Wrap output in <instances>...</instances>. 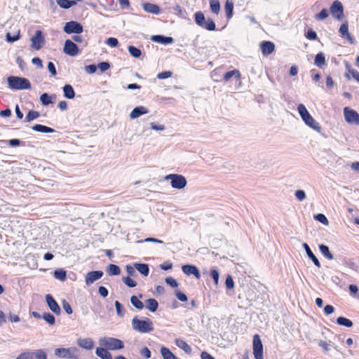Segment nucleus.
<instances>
[{
	"label": "nucleus",
	"instance_id": "nucleus-29",
	"mask_svg": "<svg viewBox=\"0 0 359 359\" xmlns=\"http://www.w3.org/2000/svg\"><path fill=\"white\" fill-rule=\"evenodd\" d=\"M161 353L163 359H179L170 350L166 347L161 348Z\"/></svg>",
	"mask_w": 359,
	"mask_h": 359
},
{
	"label": "nucleus",
	"instance_id": "nucleus-22",
	"mask_svg": "<svg viewBox=\"0 0 359 359\" xmlns=\"http://www.w3.org/2000/svg\"><path fill=\"white\" fill-rule=\"evenodd\" d=\"M142 7L147 13L156 15L160 13V8L156 4L144 3L143 4Z\"/></svg>",
	"mask_w": 359,
	"mask_h": 359
},
{
	"label": "nucleus",
	"instance_id": "nucleus-20",
	"mask_svg": "<svg viewBox=\"0 0 359 359\" xmlns=\"http://www.w3.org/2000/svg\"><path fill=\"white\" fill-rule=\"evenodd\" d=\"M304 249L305 250L308 257L312 260L313 264L318 268L321 266L320 263L316 255L313 253L309 245L306 243L302 245Z\"/></svg>",
	"mask_w": 359,
	"mask_h": 359
},
{
	"label": "nucleus",
	"instance_id": "nucleus-28",
	"mask_svg": "<svg viewBox=\"0 0 359 359\" xmlns=\"http://www.w3.org/2000/svg\"><path fill=\"white\" fill-rule=\"evenodd\" d=\"M235 78L236 79H240L241 78V73L237 69H233L229 72H227L224 75V81H228L231 78Z\"/></svg>",
	"mask_w": 359,
	"mask_h": 359
},
{
	"label": "nucleus",
	"instance_id": "nucleus-39",
	"mask_svg": "<svg viewBox=\"0 0 359 359\" xmlns=\"http://www.w3.org/2000/svg\"><path fill=\"white\" fill-rule=\"evenodd\" d=\"M210 6L211 11L215 14H218L220 11V4L218 0H210Z\"/></svg>",
	"mask_w": 359,
	"mask_h": 359
},
{
	"label": "nucleus",
	"instance_id": "nucleus-55",
	"mask_svg": "<svg viewBox=\"0 0 359 359\" xmlns=\"http://www.w3.org/2000/svg\"><path fill=\"white\" fill-rule=\"evenodd\" d=\"M106 43L111 46V47H116L118 44V41L117 40V39L116 38H114V37H110V38H108L107 40H106Z\"/></svg>",
	"mask_w": 359,
	"mask_h": 359
},
{
	"label": "nucleus",
	"instance_id": "nucleus-2",
	"mask_svg": "<svg viewBox=\"0 0 359 359\" xmlns=\"http://www.w3.org/2000/svg\"><path fill=\"white\" fill-rule=\"evenodd\" d=\"M298 112L304 121L305 124L313 129L318 133H320L321 127L319 123L311 116L306 109V107L303 104H299L297 107Z\"/></svg>",
	"mask_w": 359,
	"mask_h": 359
},
{
	"label": "nucleus",
	"instance_id": "nucleus-15",
	"mask_svg": "<svg viewBox=\"0 0 359 359\" xmlns=\"http://www.w3.org/2000/svg\"><path fill=\"white\" fill-rule=\"evenodd\" d=\"M339 32L340 36L342 38L346 39L350 43L353 44L355 42V39L348 32V25L347 22L341 25Z\"/></svg>",
	"mask_w": 359,
	"mask_h": 359
},
{
	"label": "nucleus",
	"instance_id": "nucleus-58",
	"mask_svg": "<svg viewBox=\"0 0 359 359\" xmlns=\"http://www.w3.org/2000/svg\"><path fill=\"white\" fill-rule=\"evenodd\" d=\"M171 76H172V72H170V71H165V72H162L158 74L157 78L158 79H165L171 77Z\"/></svg>",
	"mask_w": 359,
	"mask_h": 359
},
{
	"label": "nucleus",
	"instance_id": "nucleus-50",
	"mask_svg": "<svg viewBox=\"0 0 359 359\" xmlns=\"http://www.w3.org/2000/svg\"><path fill=\"white\" fill-rule=\"evenodd\" d=\"M315 219L318 221H319L320 223L327 225L328 224V220L327 217L323 214H317L314 216Z\"/></svg>",
	"mask_w": 359,
	"mask_h": 359
},
{
	"label": "nucleus",
	"instance_id": "nucleus-16",
	"mask_svg": "<svg viewBox=\"0 0 359 359\" xmlns=\"http://www.w3.org/2000/svg\"><path fill=\"white\" fill-rule=\"evenodd\" d=\"M46 300L49 309L56 315H60L61 313L60 308L56 301L50 294L46 296Z\"/></svg>",
	"mask_w": 359,
	"mask_h": 359
},
{
	"label": "nucleus",
	"instance_id": "nucleus-11",
	"mask_svg": "<svg viewBox=\"0 0 359 359\" xmlns=\"http://www.w3.org/2000/svg\"><path fill=\"white\" fill-rule=\"evenodd\" d=\"M31 47L35 50H40L45 44V39L41 30H36L31 38Z\"/></svg>",
	"mask_w": 359,
	"mask_h": 359
},
{
	"label": "nucleus",
	"instance_id": "nucleus-8",
	"mask_svg": "<svg viewBox=\"0 0 359 359\" xmlns=\"http://www.w3.org/2000/svg\"><path fill=\"white\" fill-rule=\"evenodd\" d=\"M344 115L348 123L359 126V114L356 111L346 107L344 109Z\"/></svg>",
	"mask_w": 359,
	"mask_h": 359
},
{
	"label": "nucleus",
	"instance_id": "nucleus-13",
	"mask_svg": "<svg viewBox=\"0 0 359 359\" xmlns=\"http://www.w3.org/2000/svg\"><path fill=\"white\" fill-rule=\"evenodd\" d=\"M63 51L69 56H76L79 53V48L72 41L67 39L64 46Z\"/></svg>",
	"mask_w": 359,
	"mask_h": 359
},
{
	"label": "nucleus",
	"instance_id": "nucleus-9",
	"mask_svg": "<svg viewBox=\"0 0 359 359\" xmlns=\"http://www.w3.org/2000/svg\"><path fill=\"white\" fill-rule=\"evenodd\" d=\"M332 17L337 20H341L344 17V7L341 1H334L330 8Z\"/></svg>",
	"mask_w": 359,
	"mask_h": 359
},
{
	"label": "nucleus",
	"instance_id": "nucleus-7",
	"mask_svg": "<svg viewBox=\"0 0 359 359\" xmlns=\"http://www.w3.org/2000/svg\"><path fill=\"white\" fill-rule=\"evenodd\" d=\"M165 180H170L171 187L177 189H182L187 184V181L185 177L179 174L168 175L165 177Z\"/></svg>",
	"mask_w": 359,
	"mask_h": 359
},
{
	"label": "nucleus",
	"instance_id": "nucleus-27",
	"mask_svg": "<svg viewBox=\"0 0 359 359\" xmlns=\"http://www.w3.org/2000/svg\"><path fill=\"white\" fill-rule=\"evenodd\" d=\"M64 96L67 99H73L75 97V92L73 87L66 84L63 87Z\"/></svg>",
	"mask_w": 359,
	"mask_h": 359
},
{
	"label": "nucleus",
	"instance_id": "nucleus-62",
	"mask_svg": "<svg viewBox=\"0 0 359 359\" xmlns=\"http://www.w3.org/2000/svg\"><path fill=\"white\" fill-rule=\"evenodd\" d=\"M48 71L52 74V76H56L57 71H56V69H55V65L53 64V62H49L48 63Z\"/></svg>",
	"mask_w": 359,
	"mask_h": 359
},
{
	"label": "nucleus",
	"instance_id": "nucleus-33",
	"mask_svg": "<svg viewBox=\"0 0 359 359\" xmlns=\"http://www.w3.org/2000/svg\"><path fill=\"white\" fill-rule=\"evenodd\" d=\"M52 98H55V95H49L48 93H45L41 95L40 101L43 105L47 106L53 102Z\"/></svg>",
	"mask_w": 359,
	"mask_h": 359
},
{
	"label": "nucleus",
	"instance_id": "nucleus-14",
	"mask_svg": "<svg viewBox=\"0 0 359 359\" xmlns=\"http://www.w3.org/2000/svg\"><path fill=\"white\" fill-rule=\"evenodd\" d=\"M103 276L102 271H93L86 275L85 282L87 285L93 284L97 280L100 279Z\"/></svg>",
	"mask_w": 359,
	"mask_h": 359
},
{
	"label": "nucleus",
	"instance_id": "nucleus-36",
	"mask_svg": "<svg viewBox=\"0 0 359 359\" xmlns=\"http://www.w3.org/2000/svg\"><path fill=\"white\" fill-rule=\"evenodd\" d=\"M56 2L60 7L65 9L69 8L76 4L74 1L69 0H56Z\"/></svg>",
	"mask_w": 359,
	"mask_h": 359
},
{
	"label": "nucleus",
	"instance_id": "nucleus-26",
	"mask_svg": "<svg viewBox=\"0 0 359 359\" xmlns=\"http://www.w3.org/2000/svg\"><path fill=\"white\" fill-rule=\"evenodd\" d=\"M32 128L34 131L44 133H52L55 132L54 129L41 124H36L33 126Z\"/></svg>",
	"mask_w": 359,
	"mask_h": 359
},
{
	"label": "nucleus",
	"instance_id": "nucleus-47",
	"mask_svg": "<svg viewBox=\"0 0 359 359\" xmlns=\"http://www.w3.org/2000/svg\"><path fill=\"white\" fill-rule=\"evenodd\" d=\"M328 11L327 9L323 8L319 13L316 15V19L318 20H323L328 17Z\"/></svg>",
	"mask_w": 359,
	"mask_h": 359
},
{
	"label": "nucleus",
	"instance_id": "nucleus-40",
	"mask_svg": "<svg viewBox=\"0 0 359 359\" xmlns=\"http://www.w3.org/2000/svg\"><path fill=\"white\" fill-rule=\"evenodd\" d=\"M54 277L61 281H65L67 278V273L63 269H57L54 271Z\"/></svg>",
	"mask_w": 359,
	"mask_h": 359
},
{
	"label": "nucleus",
	"instance_id": "nucleus-17",
	"mask_svg": "<svg viewBox=\"0 0 359 359\" xmlns=\"http://www.w3.org/2000/svg\"><path fill=\"white\" fill-rule=\"evenodd\" d=\"M182 271L187 276L194 275L197 279L201 278V273L198 268L194 265H184L182 267Z\"/></svg>",
	"mask_w": 359,
	"mask_h": 359
},
{
	"label": "nucleus",
	"instance_id": "nucleus-23",
	"mask_svg": "<svg viewBox=\"0 0 359 359\" xmlns=\"http://www.w3.org/2000/svg\"><path fill=\"white\" fill-rule=\"evenodd\" d=\"M275 46L271 41H263L261 43L262 52L264 55H269L274 50Z\"/></svg>",
	"mask_w": 359,
	"mask_h": 359
},
{
	"label": "nucleus",
	"instance_id": "nucleus-53",
	"mask_svg": "<svg viewBox=\"0 0 359 359\" xmlns=\"http://www.w3.org/2000/svg\"><path fill=\"white\" fill-rule=\"evenodd\" d=\"M295 197L299 201H302L306 198V194L303 190H297L294 193Z\"/></svg>",
	"mask_w": 359,
	"mask_h": 359
},
{
	"label": "nucleus",
	"instance_id": "nucleus-48",
	"mask_svg": "<svg viewBox=\"0 0 359 359\" xmlns=\"http://www.w3.org/2000/svg\"><path fill=\"white\" fill-rule=\"evenodd\" d=\"M123 283L129 287H134L137 285V283L130 278L129 276L123 278Z\"/></svg>",
	"mask_w": 359,
	"mask_h": 359
},
{
	"label": "nucleus",
	"instance_id": "nucleus-21",
	"mask_svg": "<svg viewBox=\"0 0 359 359\" xmlns=\"http://www.w3.org/2000/svg\"><path fill=\"white\" fill-rule=\"evenodd\" d=\"M151 41L162 43V44H170L173 42V39L170 36H164L161 35H154L151 36Z\"/></svg>",
	"mask_w": 359,
	"mask_h": 359
},
{
	"label": "nucleus",
	"instance_id": "nucleus-6",
	"mask_svg": "<svg viewBox=\"0 0 359 359\" xmlns=\"http://www.w3.org/2000/svg\"><path fill=\"white\" fill-rule=\"evenodd\" d=\"M194 18L196 23L204 29L209 31H214L216 29L214 21L210 18L206 19L201 11L196 12L194 15Z\"/></svg>",
	"mask_w": 359,
	"mask_h": 359
},
{
	"label": "nucleus",
	"instance_id": "nucleus-37",
	"mask_svg": "<svg viewBox=\"0 0 359 359\" xmlns=\"http://www.w3.org/2000/svg\"><path fill=\"white\" fill-rule=\"evenodd\" d=\"M337 323L339 325L345 326L346 327H351L353 323L351 320L344 317H339L337 318Z\"/></svg>",
	"mask_w": 359,
	"mask_h": 359
},
{
	"label": "nucleus",
	"instance_id": "nucleus-38",
	"mask_svg": "<svg viewBox=\"0 0 359 359\" xmlns=\"http://www.w3.org/2000/svg\"><path fill=\"white\" fill-rule=\"evenodd\" d=\"M130 302L133 306L136 309L141 310L144 308V304L137 297L133 295L130 297Z\"/></svg>",
	"mask_w": 359,
	"mask_h": 359
},
{
	"label": "nucleus",
	"instance_id": "nucleus-46",
	"mask_svg": "<svg viewBox=\"0 0 359 359\" xmlns=\"http://www.w3.org/2000/svg\"><path fill=\"white\" fill-rule=\"evenodd\" d=\"M34 353L30 351L23 352L20 353L16 359H33Z\"/></svg>",
	"mask_w": 359,
	"mask_h": 359
},
{
	"label": "nucleus",
	"instance_id": "nucleus-30",
	"mask_svg": "<svg viewBox=\"0 0 359 359\" xmlns=\"http://www.w3.org/2000/svg\"><path fill=\"white\" fill-rule=\"evenodd\" d=\"M158 306V302L154 299H148L146 301V308L151 312H155Z\"/></svg>",
	"mask_w": 359,
	"mask_h": 359
},
{
	"label": "nucleus",
	"instance_id": "nucleus-59",
	"mask_svg": "<svg viewBox=\"0 0 359 359\" xmlns=\"http://www.w3.org/2000/svg\"><path fill=\"white\" fill-rule=\"evenodd\" d=\"M140 354L146 359L151 358V351L147 347H144L143 348H142L140 350Z\"/></svg>",
	"mask_w": 359,
	"mask_h": 359
},
{
	"label": "nucleus",
	"instance_id": "nucleus-61",
	"mask_svg": "<svg viewBox=\"0 0 359 359\" xmlns=\"http://www.w3.org/2000/svg\"><path fill=\"white\" fill-rule=\"evenodd\" d=\"M97 66L95 65H90L85 67V70L88 74H93L96 72Z\"/></svg>",
	"mask_w": 359,
	"mask_h": 359
},
{
	"label": "nucleus",
	"instance_id": "nucleus-49",
	"mask_svg": "<svg viewBox=\"0 0 359 359\" xmlns=\"http://www.w3.org/2000/svg\"><path fill=\"white\" fill-rule=\"evenodd\" d=\"M33 353L36 359H47V355L43 350L39 349Z\"/></svg>",
	"mask_w": 359,
	"mask_h": 359
},
{
	"label": "nucleus",
	"instance_id": "nucleus-51",
	"mask_svg": "<svg viewBox=\"0 0 359 359\" xmlns=\"http://www.w3.org/2000/svg\"><path fill=\"white\" fill-rule=\"evenodd\" d=\"M210 274V276L214 280L215 284L217 285L218 284V281H219V274L218 271L215 269H211Z\"/></svg>",
	"mask_w": 359,
	"mask_h": 359
},
{
	"label": "nucleus",
	"instance_id": "nucleus-19",
	"mask_svg": "<svg viewBox=\"0 0 359 359\" xmlns=\"http://www.w3.org/2000/svg\"><path fill=\"white\" fill-rule=\"evenodd\" d=\"M148 113V109L144 106H139L133 109L130 112L129 116L130 119H135L140 117L142 115L146 114Z\"/></svg>",
	"mask_w": 359,
	"mask_h": 359
},
{
	"label": "nucleus",
	"instance_id": "nucleus-5",
	"mask_svg": "<svg viewBox=\"0 0 359 359\" xmlns=\"http://www.w3.org/2000/svg\"><path fill=\"white\" fill-rule=\"evenodd\" d=\"M55 355L61 358L78 359L79 351L76 347L57 348L55 349Z\"/></svg>",
	"mask_w": 359,
	"mask_h": 359
},
{
	"label": "nucleus",
	"instance_id": "nucleus-4",
	"mask_svg": "<svg viewBox=\"0 0 359 359\" xmlns=\"http://www.w3.org/2000/svg\"><path fill=\"white\" fill-rule=\"evenodd\" d=\"M99 344L101 346L111 351L122 349L124 347V343L121 340L114 337H101L99 339Z\"/></svg>",
	"mask_w": 359,
	"mask_h": 359
},
{
	"label": "nucleus",
	"instance_id": "nucleus-43",
	"mask_svg": "<svg viewBox=\"0 0 359 359\" xmlns=\"http://www.w3.org/2000/svg\"><path fill=\"white\" fill-rule=\"evenodd\" d=\"M39 116V113L36 111L31 110L27 114L25 121L30 122L32 120L37 118Z\"/></svg>",
	"mask_w": 359,
	"mask_h": 359
},
{
	"label": "nucleus",
	"instance_id": "nucleus-44",
	"mask_svg": "<svg viewBox=\"0 0 359 359\" xmlns=\"http://www.w3.org/2000/svg\"><path fill=\"white\" fill-rule=\"evenodd\" d=\"M128 51L130 54L135 58L140 57L142 54L141 50L133 46H130L128 47Z\"/></svg>",
	"mask_w": 359,
	"mask_h": 359
},
{
	"label": "nucleus",
	"instance_id": "nucleus-56",
	"mask_svg": "<svg viewBox=\"0 0 359 359\" xmlns=\"http://www.w3.org/2000/svg\"><path fill=\"white\" fill-rule=\"evenodd\" d=\"M225 285L227 289H233L234 287V282L231 276H228L225 280Z\"/></svg>",
	"mask_w": 359,
	"mask_h": 359
},
{
	"label": "nucleus",
	"instance_id": "nucleus-57",
	"mask_svg": "<svg viewBox=\"0 0 359 359\" xmlns=\"http://www.w3.org/2000/svg\"><path fill=\"white\" fill-rule=\"evenodd\" d=\"M165 283L172 287H177L178 286L177 282L172 277H167L165 278Z\"/></svg>",
	"mask_w": 359,
	"mask_h": 359
},
{
	"label": "nucleus",
	"instance_id": "nucleus-45",
	"mask_svg": "<svg viewBox=\"0 0 359 359\" xmlns=\"http://www.w3.org/2000/svg\"><path fill=\"white\" fill-rule=\"evenodd\" d=\"M43 318L50 325H53L55 323L54 316L49 313H45L43 315Z\"/></svg>",
	"mask_w": 359,
	"mask_h": 359
},
{
	"label": "nucleus",
	"instance_id": "nucleus-10",
	"mask_svg": "<svg viewBox=\"0 0 359 359\" xmlns=\"http://www.w3.org/2000/svg\"><path fill=\"white\" fill-rule=\"evenodd\" d=\"M83 31L82 25L76 21H69L64 27V32L67 34H81Z\"/></svg>",
	"mask_w": 359,
	"mask_h": 359
},
{
	"label": "nucleus",
	"instance_id": "nucleus-3",
	"mask_svg": "<svg viewBox=\"0 0 359 359\" xmlns=\"http://www.w3.org/2000/svg\"><path fill=\"white\" fill-rule=\"evenodd\" d=\"M133 329L140 333H148L154 330V324L149 318L144 320L134 317L131 322Z\"/></svg>",
	"mask_w": 359,
	"mask_h": 359
},
{
	"label": "nucleus",
	"instance_id": "nucleus-60",
	"mask_svg": "<svg viewBox=\"0 0 359 359\" xmlns=\"http://www.w3.org/2000/svg\"><path fill=\"white\" fill-rule=\"evenodd\" d=\"M62 307L67 313H72V309L71 307V305L66 300H64L62 302Z\"/></svg>",
	"mask_w": 359,
	"mask_h": 359
},
{
	"label": "nucleus",
	"instance_id": "nucleus-63",
	"mask_svg": "<svg viewBox=\"0 0 359 359\" xmlns=\"http://www.w3.org/2000/svg\"><path fill=\"white\" fill-rule=\"evenodd\" d=\"M175 295L177 297V298L181 301V302H187V297L185 294L182 293V292L180 291H177L175 292Z\"/></svg>",
	"mask_w": 359,
	"mask_h": 359
},
{
	"label": "nucleus",
	"instance_id": "nucleus-18",
	"mask_svg": "<svg viewBox=\"0 0 359 359\" xmlns=\"http://www.w3.org/2000/svg\"><path fill=\"white\" fill-rule=\"evenodd\" d=\"M76 343L79 346L86 350H91L94 346V342L90 338H79L77 339Z\"/></svg>",
	"mask_w": 359,
	"mask_h": 359
},
{
	"label": "nucleus",
	"instance_id": "nucleus-25",
	"mask_svg": "<svg viewBox=\"0 0 359 359\" xmlns=\"http://www.w3.org/2000/svg\"><path fill=\"white\" fill-rule=\"evenodd\" d=\"M175 344L185 353L189 354L191 353V347L184 340L181 339H176L175 341Z\"/></svg>",
	"mask_w": 359,
	"mask_h": 359
},
{
	"label": "nucleus",
	"instance_id": "nucleus-52",
	"mask_svg": "<svg viewBox=\"0 0 359 359\" xmlns=\"http://www.w3.org/2000/svg\"><path fill=\"white\" fill-rule=\"evenodd\" d=\"M19 39H20V31H18V34L14 36H11L10 33H8L6 34V41L9 43L15 42V41H18Z\"/></svg>",
	"mask_w": 359,
	"mask_h": 359
},
{
	"label": "nucleus",
	"instance_id": "nucleus-31",
	"mask_svg": "<svg viewBox=\"0 0 359 359\" xmlns=\"http://www.w3.org/2000/svg\"><path fill=\"white\" fill-rule=\"evenodd\" d=\"M135 268L144 276H148L149 273V266L147 264H135Z\"/></svg>",
	"mask_w": 359,
	"mask_h": 359
},
{
	"label": "nucleus",
	"instance_id": "nucleus-54",
	"mask_svg": "<svg viewBox=\"0 0 359 359\" xmlns=\"http://www.w3.org/2000/svg\"><path fill=\"white\" fill-rule=\"evenodd\" d=\"M110 65L107 62H102L97 65V68L100 70L101 72H104L108 69H109Z\"/></svg>",
	"mask_w": 359,
	"mask_h": 359
},
{
	"label": "nucleus",
	"instance_id": "nucleus-42",
	"mask_svg": "<svg viewBox=\"0 0 359 359\" xmlns=\"http://www.w3.org/2000/svg\"><path fill=\"white\" fill-rule=\"evenodd\" d=\"M108 273L111 276H117L120 274L121 270L118 266L115 264H110L108 266Z\"/></svg>",
	"mask_w": 359,
	"mask_h": 359
},
{
	"label": "nucleus",
	"instance_id": "nucleus-24",
	"mask_svg": "<svg viewBox=\"0 0 359 359\" xmlns=\"http://www.w3.org/2000/svg\"><path fill=\"white\" fill-rule=\"evenodd\" d=\"M95 353L102 359H112V355L108 351V349L103 346L97 348Z\"/></svg>",
	"mask_w": 359,
	"mask_h": 359
},
{
	"label": "nucleus",
	"instance_id": "nucleus-41",
	"mask_svg": "<svg viewBox=\"0 0 359 359\" xmlns=\"http://www.w3.org/2000/svg\"><path fill=\"white\" fill-rule=\"evenodd\" d=\"M116 313L119 317H123L125 315L126 310L123 307V306L118 302L116 301L114 303Z\"/></svg>",
	"mask_w": 359,
	"mask_h": 359
},
{
	"label": "nucleus",
	"instance_id": "nucleus-1",
	"mask_svg": "<svg viewBox=\"0 0 359 359\" xmlns=\"http://www.w3.org/2000/svg\"><path fill=\"white\" fill-rule=\"evenodd\" d=\"M7 82L8 88L13 90H29L32 87L29 79L24 77L10 76Z\"/></svg>",
	"mask_w": 359,
	"mask_h": 359
},
{
	"label": "nucleus",
	"instance_id": "nucleus-34",
	"mask_svg": "<svg viewBox=\"0 0 359 359\" xmlns=\"http://www.w3.org/2000/svg\"><path fill=\"white\" fill-rule=\"evenodd\" d=\"M314 64L318 67H322L325 65V57L323 53H319L316 55Z\"/></svg>",
	"mask_w": 359,
	"mask_h": 359
},
{
	"label": "nucleus",
	"instance_id": "nucleus-12",
	"mask_svg": "<svg viewBox=\"0 0 359 359\" xmlns=\"http://www.w3.org/2000/svg\"><path fill=\"white\" fill-rule=\"evenodd\" d=\"M253 353L255 359H263V345L258 334L253 337Z\"/></svg>",
	"mask_w": 359,
	"mask_h": 359
},
{
	"label": "nucleus",
	"instance_id": "nucleus-64",
	"mask_svg": "<svg viewBox=\"0 0 359 359\" xmlns=\"http://www.w3.org/2000/svg\"><path fill=\"white\" fill-rule=\"evenodd\" d=\"M98 292L102 297H107L109 294L108 290L104 286L99 287Z\"/></svg>",
	"mask_w": 359,
	"mask_h": 359
},
{
	"label": "nucleus",
	"instance_id": "nucleus-35",
	"mask_svg": "<svg viewBox=\"0 0 359 359\" xmlns=\"http://www.w3.org/2000/svg\"><path fill=\"white\" fill-rule=\"evenodd\" d=\"M226 18L230 19L233 15V3L231 1L226 0L224 6Z\"/></svg>",
	"mask_w": 359,
	"mask_h": 359
},
{
	"label": "nucleus",
	"instance_id": "nucleus-32",
	"mask_svg": "<svg viewBox=\"0 0 359 359\" xmlns=\"http://www.w3.org/2000/svg\"><path fill=\"white\" fill-rule=\"evenodd\" d=\"M319 250L320 252L328 259L332 260L334 259L333 255L330 252L329 248L324 245H319Z\"/></svg>",
	"mask_w": 359,
	"mask_h": 359
}]
</instances>
